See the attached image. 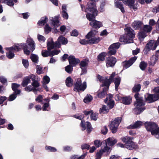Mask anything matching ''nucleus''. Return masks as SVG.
<instances>
[{"label":"nucleus","instance_id":"1","mask_svg":"<svg viewBox=\"0 0 159 159\" xmlns=\"http://www.w3.org/2000/svg\"><path fill=\"white\" fill-rule=\"evenodd\" d=\"M85 11L87 12L86 15L87 18L90 22L89 25L93 28H99L102 26L101 22L97 21L95 20V16L98 15V11L96 8H94L93 3L88 4V7L85 9Z\"/></svg>","mask_w":159,"mask_h":159},{"label":"nucleus","instance_id":"2","mask_svg":"<svg viewBox=\"0 0 159 159\" xmlns=\"http://www.w3.org/2000/svg\"><path fill=\"white\" fill-rule=\"evenodd\" d=\"M126 34L121 36L120 41L122 43H128L133 42V39L134 38L135 34L134 30L130 28L126 27L125 29Z\"/></svg>","mask_w":159,"mask_h":159},{"label":"nucleus","instance_id":"3","mask_svg":"<svg viewBox=\"0 0 159 159\" xmlns=\"http://www.w3.org/2000/svg\"><path fill=\"white\" fill-rule=\"evenodd\" d=\"M27 43H21L19 47L21 48L24 50V53L26 55H29L30 51L33 52L35 49V43L33 39L31 38H28L26 41Z\"/></svg>","mask_w":159,"mask_h":159},{"label":"nucleus","instance_id":"4","mask_svg":"<svg viewBox=\"0 0 159 159\" xmlns=\"http://www.w3.org/2000/svg\"><path fill=\"white\" fill-rule=\"evenodd\" d=\"M134 97L136 99V101L134 103V106L136 107L133 110L134 112L136 114H139L143 111L145 108L141 107V106L145 105L143 102V98H140L138 93H136Z\"/></svg>","mask_w":159,"mask_h":159},{"label":"nucleus","instance_id":"5","mask_svg":"<svg viewBox=\"0 0 159 159\" xmlns=\"http://www.w3.org/2000/svg\"><path fill=\"white\" fill-rule=\"evenodd\" d=\"M145 126L148 131H151L152 134H155L156 138L159 139V128H157V125L155 123L146 122L145 123Z\"/></svg>","mask_w":159,"mask_h":159},{"label":"nucleus","instance_id":"6","mask_svg":"<svg viewBox=\"0 0 159 159\" xmlns=\"http://www.w3.org/2000/svg\"><path fill=\"white\" fill-rule=\"evenodd\" d=\"M74 90L75 91H84L87 87L86 82H84L82 83L81 80L79 78L76 79L74 82Z\"/></svg>","mask_w":159,"mask_h":159},{"label":"nucleus","instance_id":"7","mask_svg":"<svg viewBox=\"0 0 159 159\" xmlns=\"http://www.w3.org/2000/svg\"><path fill=\"white\" fill-rule=\"evenodd\" d=\"M19 46V44H17L10 48H6L7 50L8 51L7 53V56L9 59H11L14 57V52L20 50V48Z\"/></svg>","mask_w":159,"mask_h":159},{"label":"nucleus","instance_id":"8","mask_svg":"<svg viewBox=\"0 0 159 159\" xmlns=\"http://www.w3.org/2000/svg\"><path fill=\"white\" fill-rule=\"evenodd\" d=\"M121 119L120 117H117L111 122V124L109 125L110 129L111 130L113 133H115L117 130L118 126L120 123Z\"/></svg>","mask_w":159,"mask_h":159},{"label":"nucleus","instance_id":"9","mask_svg":"<svg viewBox=\"0 0 159 159\" xmlns=\"http://www.w3.org/2000/svg\"><path fill=\"white\" fill-rule=\"evenodd\" d=\"M113 97L112 95L109 94L104 100L105 102L107 103L109 109L112 108L114 105V102L112 100Z\"/></svg>","mask_w":159,"mask_h":159},{"label":"nucleus","instance_id":"10","mask_svg":"<svg viewBox=\"0 0 159 159\" xmlns=\"http://www.w3.org/2000/svg\"><path fill=\"white\" fill-rule=\"evenodd\" d=\"M47 46L48 50L50 51L55 47L60 48V45L59 43H57L56 42L54 43L52 39L51 38L49 39V41H48L47 43Z\"/></svg>","mask_w":159,"mask_h":159},{"label":"nucleus","instance_id":"11","mask_svg":"<svg viewBox=\"0 0 159 159\" xmlns=\"http://www.w3.org/2000/svg\"><path fill=\"white\" fill-rule=\"evenodd\" d=\"M159 98V95L154 94L153 95L148 94L146 97V100L148 102L151 103L157 100Z\"/></svg>","mask_w":159,"mask_h":159},{"label":"nucleus","instance_id":"12","mask_svg":"<svg viewBox=\"0 0 159 159\" xmlns=\"http://www.w3.org/2000/svg\"><path fill=\"white\" fill-rule=\"evenodd\" d=\"M110 148L109 147L106 146L103 150H100L96 154L97 157L96 159H100L103 152H106L107 153V155L109 154L110 152Z\"/></svg>","mask_w":159,"mask_h":159},{"label":"nucleus","instance_id":"13","mask_svg":"<svg viewBox=\"0 0 159 159\" xmlns=\"http://www.w3.org/2000/svg\"><path fill=\"white\" fill-rule=\"evenodd\" d=\"M68 60L70 65L73 66H75L80 62L79 60L73 56H70L69 57Z\"/></svg>","mask_w":159,"mask_h":159},{"label":"nucleus","instance_id":"14","mask_svg":"<svg viewBox=\"0 0 159 159\" xmlns=\"http://www.w3.org/2000/svg\"><path fill=\"white\" fill-rule=\"evenodd\" d=\"M116 62V59L113 57L108 58L106 61V66H107L112 67L114 66Z\"/></svg>","mask_w":159,"mask_h":159},{"label":"nucleus","instance_id":"15","mask_svg":"<svg viewBox=\"0 0 159 159\" xmlns=\"http://www.w3.org/2000/svg\"><path fill=\"white\" fill-rule=\"evenodd\" d=\"M137 58V57L136 56L131 57L129 60L125 63L124 64V67L126 69L130 67L135 61Z\"/></svg>","mask_w":159,"mask_h":159},{"label":"nucleus","instance_id":"16","mask_svg":"<svg viewBox=\"0 0 159 159\" xmlns=\"http://www.w3.org/2000/svg\"><path fill=\"white\" fill-rule=\"evenodd\" d=\"M105 142L106 146L107 145L111 146L113 145L117 142V140L112 138H109L105 140Z\"/></svg>","mask_w":159,"mask_h":159},{"label":"nucleus","instance_id":"17","mask_svg":"<svg viewBox=\"0 0 159 159\" xmlns=\"http://www.w3.org/2000/svg\"><path fill=\"white\" fill-rule=\"evenodd\" d=\"M147 44L150 49L152 50H155L157 46V42L154 40H151Z\"/></svg>","mask_w":159,"mask_h":159},{"label":"nucleus","instance_id":"18","mask_svg":"<svg viewBox=\"0 0 159 159\" xmlns=\"http://www.w3.org/2000/svg\"><path fill=\"white\" fill-rule=\"evenodd\" d=\"M57 43H58L60 45V47L61 46V43L62 44H66L67 43L68 41L66 39L61 36H60L56 41Z\"/></svg>","mask_w":159,"mask_h":159},{"label":"nucleus","instance_id":"19","mask_svg":"<svg viewBox=\"0 0 159 159\" xmlns=\"http://www.w3.org/2000/svg\"><path fill=\"white\" fill-rule=\"evenodd\" d=\"M88 39V44H96L100 41V39L99 37H93Z\"/></svg>","mask_w":159,"mask_h":159},{"label":"nucleus","instance_id":"20","mask_svg":"<svg viewBox=\"0 0 159 159\" xmlns=\"http://www.w3.org/2000/svg\"><path fill=\"white\" fill-rule=\"evenodd\" d=\"M122 102L126 105L129 104L132 102V98L130 97H125L121 98Z\"/></svg>","mask_w":159,"mask_h":159},{"label":"nucleus","instance_id":"21","mask_svg":"<svg viewBox=\"0 0 159 159\" xmlns=\"http://www.w3.org/2000/svg\"><path fill=\"white\" fill-rule=\"evenodd\" d=\"M125 4L128 5L130 8L134 9V10L137 9V8L135 7L134 6V1L133 0H127L124 2Z\"/></svg>","mask_w":159,"mask_h":159},{"label":"nucleus","instance_id":"22","mask_svg":"<svg viewBox=\"0 0 159 159\" xmlns=\"http://www.w3.org/2000/svg\"><path fill=\"white\" fill-rule=\"evenodd\" d=\"M87 65L88 62L86 61H82L80 63V68L84 73H85L86 72V67Z\"/></svg>","mask_w":159,"mask_h":159},{"label":"nucleus","instance_id":"23","mask_svg":"<svg viewBox=\"0 0 159 159\" xmlns=\"http://www.w3.org/2000/svg\"><path fill=\"white\" fill-rule=\"evenodd\" d=\"M121 140L125 143H133L132 138L128 136H125L121 138Z\"/></svg>","mask_w":159,"mask_h":159},{"label":"nucleus","instance_id":"24","mask_svg":"<svg viewBox=\"0 0 159 159\" xmlns=\"http://www.w3.org/2000/svg\"><path fill=\"white\" fill-rule=\"evenodd\" d=\"M143 25V24L141 21H134L132 24L135 30H137L140 28Z\"/></svg>","mask_w":159,"mask_h":159},{"label":"nucleus","instance_id":"25","mask_svg":"<svg viewBox=\"0 0 159 159\" xmlns=\"http://www.w3.org/2000/svg\"><path fill=\"white\" fill-rule=\"evenodd\" d=\"M158 60V57L155 55H152L150 58L149 61L150 66H153L156 64Z\"/></svg>","mask_w":159,"mask_h":159},{"label":"nucleus","instance_id":"26","mask_svg":"<svg viewBox=\"0 0 159 159\" xmlns=\"http://www.w3.org/2000/svg\"><path fill=\"white\" fill-rule=\"evenodd\" d=\"M125 148L129 150H132L134 148H137V145H135L133 141L132 143H127L125 144Z\"/></svg>","mask_w":159,"mask_h":159},{"label":"nucleus","instance_id":"27","mask_svg":"<svg viewBox=\"0 0 159 159\" xmlns=\"http://www.w3.org/2000/svg\"><path fill=\"white\" fill-rule=\"evenodd\" d=\"M143 124V123L139 121H137L134 124L130 125L129 128L131 129H135L139 127Z\"/></svg>","mask_w":159,"mask_h":159},{"label":"nucleus","instance_id":"28","mask_svg":"<svg viewBox=\"0 0 159 159\" xmlns=\"http://www.w3.org/2000/svg\"><path fill=\"white\" fill-rule=\"evenodd\" d=\"M115 6L116 7L119 8L123 13L125 12L124 8L123 7L121 2L118 1H115Z\"/></svg>","mask_w":159,"mask_h":159},{"label":"nucleus","instance_id":"29","mask_svg":"<svg viewBox=\"0 0 159 159\" xmlns=\"http://www.w3.org/2000/svg\"><path fill=\"white\" fill-rule=\"evenodd\" d=\"M107 90L108 88L104 87L103 91L99 93L98 94V97L101 98H104L107 94Z\"/></svg>","mask_w":159,"mask_h":159},{"label":"nucleus","instance_id":"30","mask_svg":"<svg viewBox=\"0 0 159 159\" xmlns=\"http://www.w3.org/2000/svg\"><path fill=\"white\" fill-rule=\"evenodd\" d=\"M20 86L19 85H18L16 83H12V90L14 91V93L16 94H19L20 91V90H17V89Z\"/></svg>","mask_w":159,"mask_h":159},{"label":"nucleus","instance_id":"31","mask_svg":"<svg viewBox=\"0 0 159 159\" xmlns=\"http://www.w3.org/2000/svg\"><path fill=\"white\" fill-rule=\"evenodd\" d=\"M107 55L106 52H102L98 56V61H103L105 60V58Z\"/></svg>","mask_w":159,"mask_h":159},{"label":"nucleus","instance_id":"32","mask_svg":"<svg viewBox=\"0 0 159 159\" xmlns=\"http://www.w3.org/2000/svg\"><path fill=\"white\" fill-rule=\"evenodd\" d=\"M66 83L67 86L69 87H71L73 84V81L70 77H68L66 80Z\"/></svg>","mask_w":159,"mask_h":159},{"label":"nucleus","instance_id":"33","mask_svg":"<svg viewBox=\"0 0 159 159\" xmlns=\"http://www.w3.org/2000/svg\"><path fill=\"white\" fill-rule=\"evenodd\" d=\"M97 32L95 30H91L86 35V38L88 39L94 37V36L96 34Z\"/></svg>","mask_w":159,"mask_h":159},{"label":"nucleus","instance_id":"34","mask_svg":"<svg viewBox=\"0 0 159 159\" xmlns=\"http://www.w3.org/2000/svg\"><path fill=\"white\" fill-rule=\"evenodd\" d=\"M120 80L121 79L119 77L116 78L115 79L114 82L115 84V89L116 91L118 90V87L120 84Z\"/></svg>","mask_w":159,"mask_h":159},{"label":"nucleus","instance_id":"35","mask_svg":"<svg viewBox=\"0 0 159 159\" xmlns=\"http://www.w3.org/2000/svg\"><path fill=\"white\" fill-rule=\"evenodd\" d=\"M109 109L107 108L106 106L103 105L102 108H100L99 110L100 113H106L109 111Z\"/></svg>","mask_w":159,"mask_h":159},{"label":"nucleus","instance_id":"36","mask_svg":"<svg viewBox=\"0 0 159 159\" xmlns=\"http://www.w3.org/2000/svg\"><path fill=\"white\" fill-rule=\"evenodd\" d=\"M48 18L46 17H43L38 22V24L39 26H43L47 21Z\"/></svg>","mask_w":159,"mask_h":159},{"label":"nucleus","instance_id":"37","mask_svg":"<svg viewBox=\"0 0 159 159\" xmlns=\"http://www.w3.org/2000/svg\"><path fill=\"white\" fill-rule=\"evenodd\" d=\"M141 86L140 84H137L135 85L132 89L133 92H136L137 93H138L140 90Z\"/></svg>","mask_w":159,"mask_h":159},{"label":"nucleus","instance_id":"38","mask_svg":"<svg viewBox=\"0 0 159 159\" xmlns=\"http://www.w3.org/2000/svg\"><path fill=\"white\" fill-rule=\"evenodd\" d=\"M93 99V97L90 94H87L84 99V102L87 103L90 102Z\"/></svg>","mask_w":159,"mask_h":159},{"label":"nucleus","instance_id":"39","mask_svg":"<svg viewBox=\"0 0 159 159\" xmlns=\"http://www.w3.org/2000/svg\"><path fill=\"white\" fill-rule=\"evenodd\" d=\"M112 82V81H111V80H109V79H106V80H105L104 81H103V84L102 85V86H105V87H107L108 88V87L110 85L111 82Z\"/></svg>","mask_w":159,"mask_h":159},{"label":"nucleus","instance_id":"40","mask_svg":"<svg viewBox=\"0 0 159 159\" xmlns=\"http://www.w3.org/2000/svg\"><path fill=\"white\" fill-rule=\"evenodd\" d=\"M139 39L141 41H142L143 39L146 36L145 32L141 31L139 33Z\"/></svg>","mask_w":159,"mask_h":159},{"label":"nucleus","instance_id":"41","mask_svg":"<svg viewBox=\"0 0 159 159\" xmlns=\"http://www.w3.org/2000/svg\"><path fill=\"white\" fill-rule=\"evenodd\" d=\"M49 50H42V55L43 57H46L48 56H51V52Z\"/></svg>","mask_w":159,"mask_h":159},{"label":"nucleus","instance_id":"42","mask_svg":"<svg viewBox=\"0 0 159 159\" xmlns=\"http://www.w3.org/2000/svg\"><path fill=\"white\" fill-rule=\"evenodd\" d=\"M30 58L33 62L34 63H37L38 61V57L37 55L34 54H31Z\"/></svg>","mask_w":159,"mask_h":159},{"label":"nucleus","instance_id":"43","mask_svg":"<svg viewBox=\"0 0 159 159\" xmlns=\"http://www.w3.org/2000/svg\"><path fill=\"white\" fill-rule=\"evenodd\" d=\"M30 78L28 77H26L25 78L22 83V85L23 86L25 87L27 85L28 83H30Z\"/></svg>","mask_w":159,"mask_h":159},{"label":"nucleus","instance_id":"44","mask_svg":"<svg viewBox=\"0 0 159 159\" xmlns=\"http://www.w3.org/2000/svg\"><path fill=\"white\" fill-rule=\"evenodd\" d=\"M52 24L55 27H57L60 25L59 21L57 18H52Z\"/></svg>","mask_w":159,"mask_h":159},{"label":"nucleus","instance_id":"45","mask_svg":"<svg viewBox=\"0 0 159 159\" xmlns=\"http://www.w3.org/2000/svg\"><path fill=\"white\" fill-rule=\"evenodd\" d=\"M2 3H5L7 5L10 6H13L14 3L13 2L12 0H2Z\"/></svg>","mask_w":159,"mask_h":159},{"label":"nucleus","instance_id":"46","mask_svg":"<svg viewBox=\"0 0 159 159\" xmlns=\"http://www.w3.org/2000/svg\"><path fill=\"white\" fill-rule=\"evenodd\" d=\"M152 29V27L150 25H144L143 30L145 32H149L151 31Z\"/></svg>","mask_w":159,"mask_h":159},{"label":"nucleus","instance_id":"47","mask_svg":"<svg viewBox=\"0 0 159 159\" xmlns=\"http://www.w3.org/2000/svg\"><path fill=\"white\" fill-rule=\"evenodd\" d=\"M119 43H116L112 44L110 46V48H113L116 50L118 49L120 47Z\"/></svg>","mask_w":159,"mask_h":159},{"label":"nucleus","instance_id":"48","mask_svg":"<svg viewBox=\"0 0 159 159\" xmlns=\"http://www.w3.org/2000/svg\"><path fill=\"white\" fill-rule=\"evenodd\" d=\"M72 66L71 65H69L66 66L65 67V70L69 73H71L73 70Z\"/></svg>","mask_w":159,"mask_h":159},{"label":"nucleus","instance_id":"49","mask_svg":"<svg viewBox=\"0 0 159 159\" xmlns=\"http://www.w3.org/2000/svg\"><path fill=\"white\" fill-rule=\"evenodd\" d=\"M98 113H93V111L91 114L90 116V118L91 120H96L98 118Z\"/></svg>","mask_w":159,"mask_h":159},{"label":"nucleus","instance_id":"50","mask_svg":"<svg viewBox=\"0 0 159 159\" xmlns=\"http://www.w3.org/2000/svg\"><path fill=\"white\" fill-rule=\"evenodd\" d=\"M147 66V63L144 61H142L140 64L139 67L140 69L142 70H144L146 67Z\"/></svg>","mask_w":159,"mask_h":159},{"label":"nucleus","instance_id":"51","mask_svg":"<svg viewBox=\"0 0 159 159\" xmlns=\"http://www.w3.org/2000/svg\"><path fill=\"white\" fill-rule=\"evenodd\" d=\"M50 80L49 77L47 76H44L43 78V81L42 82V83H44L45 84H48Z\"/></svg>","mask_w":159,"mask_h":159},{"label":"nucleus","instance_id":"52","mask_svg":"<svg viewBox=\"0 0 159 159\" xmlns=\"http://www.w3.org/2000/svg\"><path fill=\"white\" fill-rule=\"evenodd\" d=\"M109 50L108 52V53L109 55H114L116 52V50L113 48H109Z\"/></svg>","mask_w":159,"mask_h":159},{"label":"nucleus","instance_id":"53","mask_svg":"<svg viewBox=\"0 0 159 159\" xmlns=\"http://www.w3.org/2000/svg\"><path fill=\"white\" fill-rule=\"evenodd\" d=\"M46 150L48 151L54 152L57 151V149L54 147H52L50 146H47L45 147Z\"/></svg>","mask_w":159,"mask_h":159},{"label":"nucleus","instance_id":"54","mask_svg":"<svg viewBox=\"0 0 159 159\" xmlns=\"http://www.w3.org/2000/svg\"><path fill=\"white\" fill-rule=\"evenodd\" d=\"M16 93H15L9 96V98L8 100L9 101H11L14 100L15 99L16 97Z\"/></svg>","mask_w":159,"mask_h":159},{"label":"nucleus","instance_id":"55","mask_svg":"<svg viewBox=\"0 0 159 159\" xmlns=\"http://www.w3.org/2000/svg\"><path fill=\"white\" fill-rule=\"evenodd\" d=\"M38 39L39 42H44L46 39L43 36L40 35H38Z\"/></svg>","mask_w":159,"mask_h":159},{"label":"nucleus","instance_id":"56","mask_svg":"<svg viewBox=\"0 0 159 159\" xmlns=\"http://www.w3.org/2000/svg\"><path fill=\"white\" fill-rule=\"evenodd\" d=\"M22 63L24 66L26 68H28L29 66V62L27 60L22 59Z\"/></svg>","mask_w":159,"mask_h":159},{"label":"nucleus","instance_id":"57","mask_svg":"<svg viewBox=\"0 0 159 159\" xmlns=\"http://www.w3.org/2000/svg\"><path fill=\"white\" fill-rule=\"evenodd\" d=\"M51 30V28H50L48 25L47 24L44 27V31L46 34H47L49 33Z\"/></svg>","mask_w":159,"mask_h":159},{"label":"nucleus","instance_id":"58","mask_svg":"<svg viewBox=\"0 0 159 159\" xmlns=\"http://www.w3.org/2000/svg\"><path fill=\"white\" fill-rule=\"evenodd\" d=\"M31 84L34 88H37L39 86V84L36 80H34Z\"/></svg>","mask_w":159,"mask_h":159},{"label":"nucleus","instance_id":"59","mask_svg":"<svg viewBox=\"0 0 159 159\" xmlns=\"http://www.w3.org/2000/svg\"><path fill=\"white\" fill-rule=\"evenodd\" d=\"M107 131L108 129L107 127L106 126H104L102 129L101 133L104 135H105L107 134Z\"/></svg>","mask_w":159,"mask_h":159},{"label":"nucleus","instance_id":"60","mask_svg":"<svg viewBox=\"0 0 159 159\" xmlns=\"http://www.w3.org/2000/svg\"><path fill=\"white\" fill-rule=\"evenodd\" d=\"M151 50L150 48L146 44L144 49L143 50V52L144 54H147Z\"/></svg>","mask_w":159,"mask_h":159},{"label":"nucleus","instance_id":"61","mask_svg":"<svg viewBox=\"0 0 159 159\" xmlns=\"http://www.w3.org/2000/svg\"><path fill=\"white\" fill-rule=\"evenodd\" d=\"M139 2L141 4H143L145 2L146 3H149L152 2V0H138Z\"/></svg>","mask_w":159,"mask_h":159},{"label":"nucleus","instance_id":"62","mask_svg":"<svg viewBox=\"0 0 159 159\" xmlns=\"http://www.w3.org/2000/svg\"><path fill=\"white\" fill-rule=\"evenodd\" d=\"M60 52V50H53L51 52V56L57 55Z\"/></svg>","mask_w":159,"mask_h":159},{"label":"nucleus","instance_id":"63","mask_svg":"<svg viewBox=\"0 0 159 159\" xmlns=\"http://www.w3.org/2000/svg\"><path fill=\"white\" fill-rule=\"evenodd\" d=\"M86 128L87 129L88 132H90L91 131V125L90 122H86Z\"/></svg>","mask_w":159,"mask_h":159},{"label":"nucleus","instance_id":"64","mask_svg":"<svg viewBox=\"0 0 159 159\" xmlns=\"http://www.w3.org/2000/svg\"><path fill=\"white\" fill-rule=\"evenodd\" d=\"M94 144L97 147H99L102 144L101 142L98 140H96L94 141Z\"/></svg>","mask_w":159,"mask_h":159}]
</instances>
